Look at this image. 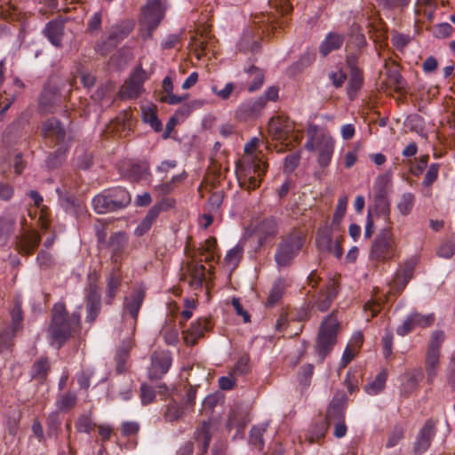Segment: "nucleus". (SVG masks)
Segmentation results:
<instances>
[{
	"instance_id": "obj_54",
	"label": "nucleus",
	"mask_w": 455,
	"mask_h": 455,
	"mask_svg": "<svg viewBox=\"0 0 455 455\" xmlns=\"http://www.w3.org/2000/svg\"><path fill=\"white\" fill-rule=\"evenodd\" d=\"M357 353V347H351L350 346H347L342 354L339 367L345 368L354 359Z\"/></svg>"
},
{
	"instance_id": "obj_12",
	"label": "nucleus",
	"mask_w": 455,
	"mask_h": 455,
	"mask_svg": "<svg viewBox=\"0 0 455 455\" xmlns=\"http://www.w3.org/2000/svg\"><path fill=\"white\" fill-rule=\"evenodd\" d=\"M128 246V236L124 232L113 234L108 243L111 260L116 264L123 259Z\"/></svg>"
},
{
	"instance_id": "obj_6",
	"label": "nucleus",
	"mask_w": 455,
	"mask_h": 455,
	"mask_svg": "<svg viewBox=\"0 0 455 455\" xmlns=\"http://www.w3.org/2000/svg\"><path fill=\"white\" fill-rule=\"evenodd\" d=\"M309 151H318V164L322 167L330 164L334 149V141L331 137L324 134L312 136L305 145Z\"/></svg>"
},
{
	"instance_id": "obj_63",
	"label": "nucleus",
	"mask_w": 455,
	"mask_h": 455,
	"mask_svg": "<svg viewBox=\"0 0 455 455\" xmlns=\"http://www.w3.org/2000/svg\"><path fill=\"white\" fill-rule=\"evenodd\" d=\"M141 390V401L144 404L151 403L155 398V392L154 390L147 386L142 385L140 387Z\"/></svg>"
},
{
	"instance_id": "obj_46",
	"label": "nucleus",
	"mask_w": 455,
	"mask_h": 455,
	"mask_svg": "<svg viewBox=\"0 0 455 455\" xmlns=\"http://www.w3.org/2000/svg\"><path fill=\"white\" fill-rule=\"evenodd\" d=\"M94 426L89 415H82L76 422V429L82 433H91L94 429Z\"/></svg>"
},
{
	"instance_id": "obj_44",
	"label": "nucleus",
	"mask_w": 455,
	"mask_h": 455,
	"mask_svg": "<svg viewBox=\"0 0 455 455\" xmlns=\"http://www.w3.org/2000/svg\"><path fill=\"white\" fill-rule=\"evenodd\" d=\"M443 340L444 332L443 331H435L431 335L427 351L440 353V348Z\"/></svg>"
},
{
	"instance_id": "obj_36",
	"label": "nucleus",
	"mask_w": 455,
	"mask_h": 455,
	"mask_svg": "<svg viewBox=\"0 0 455 455\" xmlns=\"http://www.w3.org/2000/svg\"><path fill=\"white\" fill-rule=\"evenodd\" d=\"M415 196L410 192L403 193L396 204V208L402 216L409 215L414 206Z\"/></svg>"
},
{
	"instance_id": "obj_21",
	"label": "nucleus",
	"mask_w": 455,
	"mask_h": 455,
	"mask_svg": "<svg viewBox=\"0 0 455 455\" xmlns=\"http://www.w3.org/2000/svg\"><path fill=\"white\" fill-rule=\"evenodd\" d=\"M207 320L205 318H199L192 323L191 327L186 331L184 340L188 345H194L197 339L202 337L207 330Z\"/></svg>"
},
{
	"instance_id": "obj_47",
	"label": "nucleus",
	"mask_w": 455,
	"mask_h": 455,
	"mask_svg": "<svg viewBox=\"0 0 455 455\" xmlns=\"http://www.w3.org/2000/svg\"><path fill=\"white\" fill-rule=\"evenodd\" d=\"M143 118L144 121L148 123L150 126L156 131L159 132L162 129V123L157 118L155 112H153L151 109H144L143 110Z\"/></svg>"
},
{
	"instance_id": "obj_28",
	"label": "nucleus",
	"mask_w": 455,
	"mask_h": 455,
	"mask_svg": "<svg viewBox=\"0 0 455 455\" xmlns=\"http://www.w3.org/2000/svg\"><path fill=\"white\" fill-rule=\"evenodd\" d=\"M343 43L341 36L329 33L320 45V52L323 56L328 55L331 51L339 49Z\"/></svg>"
},
{
	"instance_id": "obj_57",
	"label": "nucleus",
	"mask_w": 455,
	"mask_h": 455,
	"mask_svg": "<svg viewBox=\"0 0 455 455\" xmlns=\"http://www.w3.org/2000/svg\"><path fill=\"white\" fill-rule=\"evenodd\" d=\"M234 88L235 85L233 83H228L221 90H219L215 85L212 86V92L221 100H228L233 92Z\"/></svg>"
},
{
	"instance_id": "obj_9",
	"label": "nucleus",
	"mask_w": 455,
	"mask_h": 455,
	"mask_svg": "<svg viewBox=\"0 0 455 455\" xmlns=\"http://www.w3.org/2000/svg\"><path fill=\"white\" fill-rule=\"evenodd\" d=\"M148 79L146 71L138 67L131 75L127 83L122 87L121 93L124 98H137L143 92V84Z\"/></svg>"
},
{
	"instance_id": "obj_48",
	"label": "nucleus",
	"mask_w": 455,
	"mask_h": 455,
	"mask_svg": "<svg viewBox=\"0 0 455 455\" xmlns=\"http://www.w3.org/2000/svg\"><path fill=\"white\" fill-rule=\"evenodd\" d=\"M49 369V363L47 359H41L37 361L32 368L33 378H44Z\"/></svg>"
},
{
	"instance_id": "obj_13",
	"label": "nucleus",
	"mask_w": 455,
	"mask_h": 455,
	"mask_svg": "<svg viewBox=\"0 0 455 455\" xmlns=\"http://www.w3.org/2000/svg\"><path fill=\"white\" fill-rule=\"evenodd\" d=\"M292 124L284 117H275L269 121L268 132L274 140L284 141L292 131Z\"/></svg>"
},
{
	"instance_id": "obj_59",
	"label": "nucleus",
	"mask_w": 455,
	"mask_h": 455,
	"mask_svg": "<svg viewBox=\"0 0 455 455\" xmlns=\"http://www.w3.org/2000/svg\"><path fill=\"white\" fill-rule=\"evenodd\" d=\"M283 295V288L280 283H275L273 286L268 299H267V305L274 306L277 301L280 300Z\"/></svg>"
},
{
	"instance_id": "obj_24",
	"label": "nucleus",
	"mask_w": 455,
	"mask_h": 455,
	"mask_svg": "<svg viewBox=\"0 0 455 455\" xmlns=\"http://www.w3.org/2000/svg\"><path fill=\"white\" fill-rule=\"evenodd\" d=\"M92 204L93 210L98 214H105L110 212H115L112 203L108 199L105 190L92 198Z\"/></svg>"
},
{
	"instance_id": "obj_43",
	"label": "nucleus",
	"mask_w": 455,
	"mask_h": 455,
	"mask_svg": "<svg viewBox=\"0 0 455 455\" xmlns=\"http://www.w3.org/2000/svg\"><path fill=\"white\" fill-rule=\"evenodd\" d=\"M184 413V411L180 405L177 403H172L168 405L164 413L166 420L172 422L180 419Z\"/></svg>"
},
{
	"instance_id": "obj_25",
	"label": "nucleus",
	"mask_w": 455,
	"mask_h": 455,
	"mask_svg": "<svg viewBox=\"0 0 455 455\" xmlns=\"http://www.w3.org/2000/svg\"><path fill=\"white\" fill-rule=\"evenodd\" d=\"M212 424L210 421H204L195 433L196 441L202 445V451L208 450L211 442Z\"/></svg>"
},
{
	"instance_id": "obj_11",
	"label": "nucleus",
	"mask_w": 455,
	"mask_h": 455,
	"mask_svg": "<svg viewBox=\"0 0 455 455\" xmlns=\"http://www.w3.org/2000/svg\"><path fill=\"white\" fill-rule=\"evenodd\" d=\"M151 361V367L148 371L150 379L162 378L172 365V356L167 351L154 353Z\"/></svg>"
},
{
	"instance_id": "obj_30",
	"label": "nucleus",
	"mask_w": 455,
	"mask_h": 455,
	"mask_svg": "<svg viewBox=\"0 0 455 455\" xmlns=\"http://www.w3.org/2000/svg\"><path fill=\"white\" fill-rule=\"evenodd\" d=\"M436 8L435 0H417L415 4V14L424 15L428 20H432Z\"/></svg>"
},
{
	"instance_id": "obj_15",
	"label": "nucleus",
	"mask_w": 455,
	"mask_h": 455,
	"mask_svg": "<svg viewBox=\"0 0 455 455\" xmlns=\"http://www.w3.org/2000/svg\"><path fill=\"white\" fill-rule=\"evenodd\" d=\"M265 100L259 97L255 100H248L243 102L236 109L238 118L247 119L258 116L265 108Z\"/></svg>"
},
{
	"instance_id": "obj_51",
	"label": "nucleus",
	"mask_w": 455,
	"mask_h": 455,
	"mask_svg": "<svg viewBox=\"0 0 455 455\" xmlns=\"http://www.w3.org/2000/svg\"><path fill=\"white\" fill-rule=\"evenodd\" d=\"M15 219L10 216H0V239L5 236L12 228Z\"/></svg>"
},
{
	"instance_id": "obj_2",
	"label": "nucleus",
	"mask_w": 455,
	"mask_h": 455,
	"mask_svg": "<svg viewBox=\"0 0 455 455\" xmlns=\"http://www.w3.org/2000/svg\"><path fill=\"white\" fill-rule=\"evenodd\" d=\"M166 7L162 0H148L141 9L139 20L140 36L144 40L151 37L154 30L164 18Z\"/></svg>"
},
{
	"instance_id": "obj_62",
	"label": "nucleus",
	"mask_w": 455,
	"mask_h": 455,
	"mask_svg": "<svg viewBox=\"0 0 455 455\" xmlns=\"http://www.w3.org/2000/svg\"><path fill=\"white\" fill-rule=\"evenodd\" d=\"M102 17L100 12H95L88 21V28L91 32L99 31L101 27Z\"/></svg>"
},
{
	"instance_id": "obj_50",
	"label": "nucleus",
	"mask_w": 455,
	"mask_h": 455,
	"mask_svg": "<svg viewBox=\"0 0 455 455\" xmlns=\"http://www.w3.org/2000/svg\"><path fill=\"white\" fill-rule=\"evenodd\" d=\"M347 196L339 197L333 215V222H339L345 215L347 206Z\"/></svg>"
},
{
	"instance_id": "obj_16",
	"label": "nucleus",
	"mask_w": 455,
	"mask_h": 455,
	"mask_svg": "<svg viewBox=\"0 0 455 455\" xmlns=\"http://www.w3.org/2000/svg\"><path fill=\"white\" fill-rule=\"evenodd\" d=\"M327 419L331 423L334 419H337L338 421L335 423L334 427V435L337 438H341L347 434V426L344 421V411L341 406L338 404L331 403L327 411Z\"/></svg>"
},
{
	"instance_id": "obj_18",
	"label": "nucleus",
	"mask_w": 455,
	"mask_h": 455,
	"mask_svg": "<svg viewBox=\"0 0 455 455\" xmlns=\"http://www.w3.org/2000/svg\"><path fill=\"white\" fill-rule=\"evenodd\" d=\"M56 192L60 196V205L67 212L76 217L85 212V206L82 201L76 199L73 196H63L60 188H57Z\"/></svg>"
},
{
	"instance_id": "obj_53",
	"label": "nucleus",
	"mask_w": 455,
	"mask_h": 455,
	"mask_svg": "<svg viewBox=\"0 0 455 455\" xmlns=\"http://www.w3.org/2000/svg\"><path fill=\"white\" fill-rule=\"evenodd\" d=\"M452 27L447 22L440 23L434 28V36L438 38H445L451 36Z\"/></svg>"
},
{
	"instance_id": "obj_5",
	"label": "nucleus",
	"mask_w": 455,
	"mask_h": 455,
	"mask_svg": "<svg viewBox=\"0 0 455 455\" xmlns=\"http://www.w3.org/2000/svg\"><path fill=\"white\" fill-rule=\"evenodd\" d=\"M304 244V239L298 234H293L283 240L275 255L279 267L289 266L297 257Z\"/></svg>"
},
{
	"instance_id": "obj_64",
	"label": "nucleus",
	"mask_w": 455,
	"mask_h": 455,
	"mask_svg": "<svg viewBox=\"0 0 455 455\" xmlns=\"http://www.w3.org/2000/svg\"><path fill=\"white\" fill-rule=\"evenodd\" d=\"M92 376L91 371H82L77 375V381L81 388H88L90 386V379Z\"/></svg>"
},
{
	"instance_id": "obj_10",
	"label": "nucleus",
	"mask_w": 455,
	"mask_h": 455,
	"mask_svg": "<svg viewBox=\"0 0 455 455\" xmlns=\"http://www.w3.org/2000/svg\"><path fill=\"white\" fill-rule=\"evenodd\" d=\"M267 170L266 163L260 159L251 158L244 170V178L247 180V188L255 189L261 181V177Z\"/></svg>"
},
{
	"instance_id": "obj_33",
	"label": "nucleus",
	"mask_w": 455,
	"mask_h": 455,
	"mask_svg": "<svg viewBox=\"0 0 455 455\" xmlns=\"http://www.w3.org/2000/svg\"><path fill=\"white\" fill-rule=\"evenodd\" d=\"M413 275V267L405 266L403 270H399L393 280V287L397 290H403Z\"/></svg>"
},
{
	"instance_id": "obj_31",
	"label": "nucleus",
	"mask_w": 455,
	"mask_h": 455,
	"mask_svg": "<svg viewBox=\"0 0 455 455\" xmlns=\"http://www.w3.org/2000/svg\"><path fill=\"white\" fill-rule=\"evenodd\" d=\"M44 32L49 41L53 45H60L63 35V26L60 23L54 21L49 22L44 29Z\"/></svg>"
},
{
	"instance_id": "obj_52",
	"label": "nucleus",
	"mask_w": 455,
	"mask_h": 455,
	"mask_svg": "<svg viewBox=\"0 0 455 455\" xmlns=\"http://www.w3.org/2000/svg\"><path fill=\"white\" fill-rule=\"evenodd\" d=\"M437 254L439 257L450 259L455 254V243L451 242H444L438 248Z\"/></svg>"
},
{
	"instance_id": "obj_41",
	"label": "nucleus",
	"mask_w": 455,
	"mask_h": 455,
	"mask_svg": "<svg viewBox=\"0 0 455 455\" xmlns=\"http://www.w3.org/2000/svg\"><path fill=\"white\" fill-rule=\"evenodd\" d=\"M76 403V395L75 393L68 392L62 395L56 402V406L60 411L69 410Z\"/></svg>"
},
{
	"instance_id": "obj_32",
	"label": "nucleus",
	"mask_w": 455,
	"mask_h": 455,
	"mask_svg": "<svg viewBox=\"0 0 455 455\" xmlns=\"http://www.w3.org/2000/svg\"><path fill=\"white\" fill-rule=\"evenodd\" d=\"M243 247L241 244H236L235 246H234L227 252L224 258L225 265L230 270H234L239 264L243 256Z\"/></svg>"
},
{
	"instance_id": "obj_49",
	"label": "nucleus",
	"mask_w": 455,
	"mask_h": 455,
	"mask_svg": "<svg viewBox=\"0 0 455 455\" xmlns=\"http://www.w3.org/2000/svg\"><path fill=\"white\" fill-rule=\"evenodd\" d=\"M438 172H439V164H432L428 170L427 171V173L425 175V178L423 180V186L429 187L431 186L438 178Z\"/></svg>"
},
{
	"instance_id": "obj_27",
	"label": "nucleus",
	"mask_w": 455,
	"mask_h": 455,
	"mask_svg": "<svg viewBox=\"0 0 455 455\" xmlns=\"http://www.w3.org/2000/svg\"><path fill=\"white\" fill-rule=\"evenodd\" d=\"M440 353L427 352L426 371L427 381L432 383L438 373Z\"/></svg>"
},
{
	"instance_id": "obj_35",
	"label": "nucleus",
	"mask_w": 455,
	"mask_h": 455,
	"mask_svg": "<svg viewBox=\"0 0 455 455\" xmlns=\"http://www.w3.org/2000/svg\"><path fill=\"white\" fill-rule=\"evenodd\" d=\"M434 435V430L431 425L426 424L424 427L421 429L419 438L416 443V451H426L429 445L431 439Z\"/></svg>"
},
{
	"instance_id": "obj_14",
	"label": "nucleus",
	"mask_w": 455,
	"mask_h": 455,
	"mask_svg": "<svg viewBox=\"0 0 455 455\" xmlns=\"http://www.w3.org/2000/svg\"><path fill=\"white\" fill-rule=\"evenodd\" d=\"M145 297V291L141 288L134 290L129 296L124 298V314H129L136 322L139 311Z\"/></svg>"
},
{
	"instance_id": "obj_61",
	"label": "nucleus",
	"mask_w": 455,
	"mask_h": 455,
	"mask_svg": "<svg viewBox=\"0 0 455 455\" xmlns=\"http://www.w3.org/2000/svg\"><path fill=\"white\" fill-rule=\"evenodd\" d=\"M140 429V425L135 421H126L122 425V434L124 435H135Z\"/></svg>"
},
{
	"instance_id": "obj_56",
	"label": "nucleus",
	"mask_w": 455,
	"mask_h": 455,
	"mask_svg": "<svg viewBox=\"0 0 455 455\" xmlns=\"http://www.w3.org/2000/svg\"><path fill=\"white\" fill-rule=\"evenodd\" d=\"M361 82H362V78H361L358 69L352 68L351 78H350L348 89H347V92L350 97H351L352 93L355 92L360 87Z\"/></svg>"
},
{
	"instance_id": "obj_55",
	"label": "nucleus",
	"mask_w": 455,
	"mask_h": 455,
	"mask_svg": "<svg viewBox=\"0 0 455 455\" xmlns=\"http://www.w3.org/2000/svg\"><path fill=\"white\" fill-rule=\"evenodd\" d=\"M15 332L11 330H5L0 333V353L8 350L12 346V339Z\"/></svg>"
},
{
	"instance_id": "obj_58",
	"label": "nucleus",
	"mask_w": 455,
	"mask_h": 455,
	"mask_svg": "<svg viewBox=\"0 0 455 455\" xmlns=\"http://www.w3.org/2000/svg\"><path fill=\"white\" fill-rule=\"evenodd\" d=\"M299 156L296 154L288 155L284 159L283 169L285 172H292L298 166Z\"/></svg>"
},
{
	"instance_id": "obj_19",
	"label": "nucleus",
	"mask_w": 455,
	"mask_h": 455,
	"mask_svg": "<svg viewBox=\"0 0 455 455\" xmlns=\"http://www.w3.org/2000/svg\"><path fill=\"white\" fill-rule=\"evenodd\" d=\"M108 199L112 203L115 211L127 206L131 202L129 192L122 188H114L105 190Z\"/></svg>"
},
{
	"instance_id": "obj_8",
	"label": "nucleus",
	"mask_w": 455,
	"mask_h": 455,
	"mask_svg": "<svg viewBox=\"0 0 455 455\" xmlns=\"http://www.w3.org/2000/svg\"><path fill=\"white\" fill-rule=\"evenodd\" d=\"M315 245L322 255L333 254L337 259H340L343 254L339 237L333 238L331 228L324 226L317 231Z\"/></svg>"
},
{
	"instance_id": "obj_1",
	"label": "nucleus",
	"mask_w": 455,
	"mask_h": 455,
	"mask_svg": "<svg viewBox=\"0 0 455 455\" xmlns=\"http://www.w3.org/2000/svg\"><path fill=\"white\" fill-rule=\"evenodd\" d=\"M79 323V314L68 315L63 304H55L52 322L47 330L50 344L60 348L70 338L72 331L78 328Z\"/></svg>"
},
{
	"instance_id": "obj_7",
	"label": "nucleus",
	"mask_w": 455,
	"mask_h": 455,
	"mask_svg": "<svg viewBox=\"0 0 455 455\" xmlns=\"http://www.w3.org/2000/svg\"><path fill=\"white\" fill-rule=\"evenodd\" d=\"M135 22L132 20H123L113 25L109 30L108 43H99L95 46V50L101 55H105L108 51V46H114L126 38L133 30Z\"/></svg>"
},
{
	"instance_id": "obj_38",
	"label": "nucleus",
	"mask_w": 455,
	"mask_h": 455,
	"mask_svg": "<svg viewBox=\"0 0 455 455\" xmlns=\"http://www.w3.org/2000/svg\"><path fill=\"white\" fill-rule=\"evenodd\" d=\"M190 272V285L194 288L201 287L204 280V266L196 265L189 267Z\"/></svg>"
},
{
	"instance_id": "obj_20",
	"label": "nucleus",
	"mask_w": 455,
	"mask_h": 455,
	"mask_svg": "<svg viewBox=\"0 0 455 455\" xmlns=\"http://www.w3.org/2000/svg\"><path fill=\"white\" fill-rule=\"evenodd\" d=\"M43 135L45 138L55 139L58 141H63L66 132L60 123L55 119H48L43 126Z\"/></svg>"
},
{
	"instance_id": "obj_4",
	"label": "nucleus",
	"mask_w": 455,
	"mask_h": 455,
	"mask_svg": "<svg viewBox=\"0 0 455 455\" xmlns=\"http://www.w3.org/2000/svg\"><path fill=\"white\" fill-rule=\"evenodd\" d=\"M338 329L339 323L333 315H328L322 323L315 347L321 361H323L325 356L332 350L337 341Z\"/></svg>"
},
{
	"instance_id": "obj_29",
	"label": "nucleus",
	"mask_w": 455,
	"mask_h": 455,
	"mask_svg": "<svg viewBox=\"0 0 455 455\" xmlns=\"http://www.w3.org/2000/svg\"><path fill=\"white\" fill-rule=\"evenodd\" d=\"M267 423H262L251 427L249 437V443L257 450H262L264 447L263 434L267 428Z\"/></svg>"
},
{
	"instance_id": "obj_37",
	"label": "nucleus",
	"mask_w": 455,
	"mask_h": 455,
	"mask_svg": "<svg viewBox=\"0 0 455 455\" xmlns=\"http://www.w3.org/2000/svg\"><path fill=\"white\" fill-rule=\"evenodd\" d=\"M86 311V320L92 323L100 311V300L98 294L92 293L88 297Z\"/></svg>"
},
{
	"instance_id": "obj_3",
	"label": "nucleus",
	"mask_w": 455,
	"mask_h": 455,
	"mask_svg": "<svg viewBox=\"0 0 455 455\" xmlns=\"http://www.w3.org/2000/svg\"><path fill=\"white\" fill-rule=\"evenodd\" d=\"M396 241L390 228L379 230L370 250L371 260L385 261L394 258L396 254Z\"/></svg>"
},
{
	"instance_id": "obj_45",
	"label": "nucleus",
	"mask_w": 455,
	"mask_h": 455,
	"mask_svg": "<svg viewBox=\"0 0 455 455\" xmlns=\"http://www.w3.org/2000/svg\"><path fill=\"white\" fill-rule=\"evenodd\" d=\"M11 316L12 325L9 330L12 331V332H16L20 328V323L22 321L21 306L18 300L15 301L14 307L11 311Z\"/></svg>"
},
{
	"instance_id": "obj_42",
	"label": "nucleus",
	"mask_w": 455,
	"mask_h": 455,
	"mask_svg": "<svg viewBox=\"0 0 455 455\" xmlns=\"http://www.w3.org/2000/svg\"><path fill=\"white\" fill-rule=\"evenodd\" d=\"M411 316L415 327L426 328L432 325L435 321L434 314L420 315L419 313H412Z\"/></svg>"
},
{
	"instance_id": "obj_39",
	"label": "nucleus",
	"mask_w": 455,
	"mask_h": 455,
	"mask_svg": "<svg viewBox=\"0 0 455 455\" xmlns=\"http://www.w3.org/2000/svg\"><path fill=\"white\" fill-rule=\"evenodd\" d=\"M216 245H217V241L214 237H209L202 244V246L200 248L201 254L204 256L205 261L213 260V259L215 257Z\"/></svg>"
},
{
	"instance_id": "obj_34",
	"label": "nucleus",
	"mask_w": 455,
	"mask_h": 455,
	"mask_svg": "<svg viewBox=\"0 0 455 455\" xmlns=\"http://www.w3.org/2000/svg\"><path fill=\"white\" fill-rule=\"evenodd\" d=\"M387 374L385 371H380L375 379L364 387V391L370 395H378L385 387Z\"/></svg>"
},
{
	"instance_id": "obj_60",
	"label": "nucleus",
	"mask_w": 455,
	"mask_h": 455,
	"mask_svg": "<svg viewBox=\"0 0 455 455\" xmlns=\"http://www.w3.org/2000/svg\"><path fill=\"white\" fill-rule=\"evenodd\" d=\"M413 320L410 315L403 321V323L397 328L396 333L400 336H405L415 329Z\"/></svg>"
},
{
	"instance_id": "obj_22",
	"label": "nucleus",
	"mask_w": 455,
	"mask_h": 455,
	"mask_svg": "<svg viewBox=\"0 0 455 455\" xmlns=\"http://www.w3.org/2000/svg\"><path fill=\"white\" fill-rule=\"evenodd\" d=\"M338 294V287L334 283H330L324 292L320 293L315 306L321 312H324L329 309L333 299Z\"/></svg>"
},
{
	"instance_id": "obj_26",
	"label": "nucleus",
	"mask_w": 455,
	"mask_h": 455,
	"mask_svg": "<svg viewBox=\"0 0 455 455\" xmlns=\"http://www.w3.org/2000/svg\"><path fill=\"white\" fill-rule=\"evenodd\" d=\"M391 172H386L379 175L373 184L374 196H388L391 186Z\"/></svg>"
},
{
	"instance_id": "obj_17",
	"label": "nucleus",
	"mask_w": 455,
	"mask_h": 455,
	"mask_svg": "<svg viewBox=\"0 0 455 455\" xmlns=\"http://www.w3.org/2000/svg\"><path fill=\"white\" fill-rule=\"evenodd\" d=\"M369 210L372 217L382 219L386 223L390 221V200L388 196H373V206Z\"/></svg>"
},
{
	"instance_id": "obj_40",
	"label": "nucleus",
	"mask_w": 455,
	"mask_h": 455,
	"mask_svg": "<svg viewBox=\"0 0 455 455\" xmlns=\"http://www.w3.org/2000/svg\"><path fill=\"white\" fill-rule=\"evenodd\" d=\"M121 283V277L115 273H111L107 279V295L110 301L116 297L117 290Z\"/></svg>"
},
{
	"instance_id": "obj_23",
	"label": "nucleus",
	"mask_w": 455,
	"mask_h": 455,
	"mask_svg": "<svg viewBox=\"0 0 455 455\" xmlns=\"http://www.w3.org/2000/svg\"><path fill=\"white\" fill-rule=\"evenodd\" d=\"M247 80L250 83L248 85L249 92H255L259 90L264 83V73L261 69L255 66H251L245 69Z\"/></svg>"
}]
</instances>
